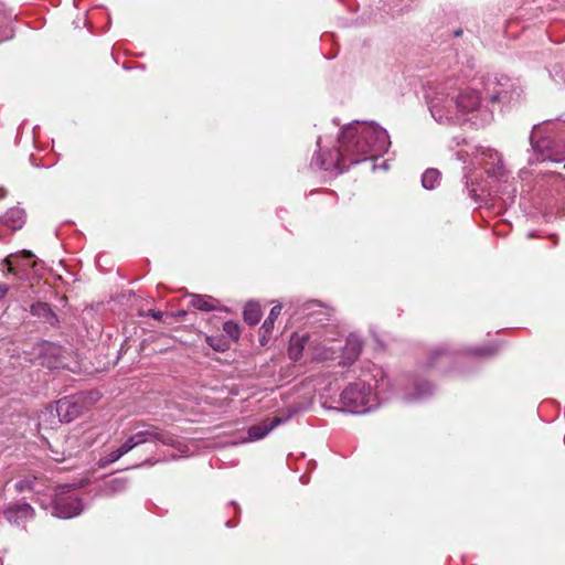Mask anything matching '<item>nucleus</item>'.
Returning a JSON list of instances; mask_svg holds the SVG:
<instances>
[{
    "label": "nucleus",
    "mask_w": 565,
    "mask_h": 565,
    "mask_svg": "<svg viewBox=\"0 0 565 565\" xmlns=\"http://www.w3.org/2000/svg\"><path fill=\"white\" fill-rule=\"evenodd\" d=\"M120 458V455L118 454L117 450H113L111 452L108 454L107 458H106V462L105 463H111V462H115L117 461L118 459Z\"/></svg>",
    "instance_id": "31"
},
{
    "label": "nucleus",
    "mask_w": 565,
    "mask_h": 565,
    "mask_svg": "<svg viewBox=\"0 0 565 565\" xmlns=\"http://www.w3.org/2000/svg\"><path fill=\"white\" fill-rule=\"evenodd\" d=\"M452 361V354L445 348H436L430 351L427 358L428 367H438L449 364Z\"/></svg>",
    "instance_id": "15"
},
{
    "label": "nucleus",
    "mask_w": 565,
    "mask_h": 565,
    "mask_svg": "<svg viewBox=\"0 0 565 565\" xmlns=\"http://www.w3.org/2000/svg\"><path fill=\"white\" fill-rule=\"evenodd\" d=\"M148 316L152 317L156 320H161L163 317V313L161 311H156V310L151 309L148 311Z\"/></svg>",
    "instance_id": "33"
},
{
    "label": "nucleus",
    "mask_w": 565,
    "mask_h": 565,
    "mask_svg": "<svg viewBox=\"0 0 565 565\" xmlns=\"http://www.w3.org/2000/svg\"><path fill=\"white\" fill-rule=\"evenodd\" d=\"M495 348L493 347H481L475 350V353L480 356H492L495 354Z\"/></svg>",
    "instance_id": "28"
},
{
    "label": "nucleus",
    "mask_w": 565,
    "mask_h": 565,
    "mask_svg": "<svg viewBox=\"0 0 565 565\" xmlns=\"http://www.w3.org/2000/svg\"><path fill=\"white\" fill-rule=\"evenodd\" d=\"M244 320L250 326H255L259 322L262 317V310L258 303L247 302L244 307Z\"/></svg>",
    "instance_id": "21"
},
{
    "label": "nucleus",
    "mask_w": 565,
    "mask_h": 565,
    "mask_svg": "<svg viewBox=\"0 0 565 565\" xmlns=\"http://www.w3.org/2000/svg\"><path fill=\"white\" fill-rule=\"evenodd\" d=\"M461 33H462V31H461V30H458V31H456V32H455V35H456V36H459Z\"/></svg>",
    "instance_id": "41"
},
{
    "label": "nucleus",
    "mask_w": 565,
    "mask_h": 565,
    "mask_svg": "<svg viewBox=\"0 0 565 565\" xmlns=\"http://www.w3.org/2000/svg\"><path fill=\"white\" fill-rule=\"evenodd\" d=\"M434 386L425 381L418 380L414 383V393L406 394L408 401L422 399L433 394Z\"/></svg>",
    "instance_id": "19"
},
{
    "label": "nucleus",
    "mask_w": 565,
    "mask_h": 565,
    "mask_svg": "<svg viewBox=\"0 0 565 565\" xmlns=\"http://www.w3.org/2000/svg\"><path fill=\"white\" fill-rule=\"evenodd\" d=\"M362 136L367 140L372 148V156L385 153L391 145L387 131L375 124H369L362 127Z\"/></svg>",
    "instance_id": "5"
},
{
    "label": "nucleus",
    "mask_w": 565,
    "mask_h": 565,
    "mask_svg": "<svg viewBox=\"0 0 565 565\" xmlns=\"http://www.w3.org/2000/svg\"><path fill=\"white\" fill-rule=\"evenodd\" d=\"M535 129H536V126H534L532 134L530 136V141H531L532 147L537 152H540L542 154L543 160L561 161L562 158H557L554 156V150H553L554 141L551 138L544 137V138L537 140L536 142H534Z\"/></svg>",
    "instance_id": "11"
},
{
    "label": "nucleus",
    "mask_w": 565,
    "mask_h": 565,
    "mask_svg": "<svg viewBox=\"0 0 565 565\" xmlns=\"http://www.w3.org/2000/svg\"><path fill=\"white\" fill-rule=\"evenodd\" d=\"M185 316H186V311H185V310H181V311H179V312L177 313V317H178L179 319H183Z\"/></svg>",
    "instance_id": "39"
},
{
    "label": "nucleus",
    "mask_w": 565,
    "mask_h": 565,
    "mask_svg": "<svg viewBox=\"0 0 565 565\" xmlns=\"http://www.w3.org/2000/svg\"><path fill=\"white\" fill-rule=\"evenodd\" d=\"M371 399V386L363 382L348 385L340 395L343 408L352 414H363L371 409L367 406Z\"/></svg>",
    "instance_id": "3"
},
{
    "label": "nucleus",
    "mask_w": 565,
    "mask_h": 565,
    "mask_svg": "<svg viewBox=\"0 0 565 565\" xmlns=\"http://www.w3.org/2000/svg\"><path fill=\"white\" fill-rule=\"evenodd\" d=\"M60 365H61V362L57 360L53 364H51V363L47 364L49 367H58Z\"/></svg>",
    "instance_id": "40"
},
{
    "label": "nucleus",
    "mask_w": 565,
    "mask_h": 565,
    "mask_svg": "<svg viewBox=\"0 0 565 565\" xmlns=\"http://www.w3.org/2000/svg\"><path fill=\"white\" fill-rule=\"evenodd\" d=\"M128 487L127 478H113L98 487L96 495L108 498L124 492Z\"/></svg>",
    "instance_id": "10"
},
{
    "label": "nucleus",
    "mask_w": 565,
    "mask_h": 565,
    "mask_svg": "<svg viewBox=\"0 0 565 565\" xmlns=\"http://www.w3.org/2000/svg\"><path fill=\"white\" fill-rule=\"evenodd\" d=\"M3 515L11 524L20 525L34 516V509L26 502L11 503L3 510Z\"/></svg>",
    "instance_id": "8"
},
{
    "label": "nucleus",
    "mask_w": 565,
    "mask_h": 565,
    "mask_svg": "<svg viewBox=\"0 0 565 565\" xmlns=\"http://www.w3.org/2000/svg\"><path fill=\"white\" fill-rule=\"evenodd\" d=\"M83 411L84 409H81L77 404L67 398L60 399L56 403V413L62 423H70L74 420L83 413Z\"/></svg>",
    "instance_id": "9"
},
{
    "label": "nucleus",
    "mask_w": 565,
    "mask_h": 565,
    "mask_svg": "<svg viewBox=\"0 0 565 565\" xmlns=\"http://www.w3.org/2000/svg\"><path fill=\"white\" fill-rule=\"evenodd\" d=\"M281 312V305H276L271 308L269 316L266 318L264 323L262 324L263 338L269 335L274 329L275 320Z\"/></svg>",
    "instance_id": "23"
},
{
    "label": "nucleus",
    "mask_w": 565,
    "mask_h": 565,
    "mask_svg": "<svg viewBox=\"0 0 565 565\" xmlns=\"http://www.w3.org/2000/svg\"><path fill=\"white\" fill-rule=\"evenodd\" d=\"M61 351V348L51 342H42L39 344V352L41 354H51L53 356H57Z\"/></svg>",
    "instance_id": "27"
},
{
    "label": "nucleus",
    "mask_w": 565,
    "mask_h": 565,
    "mask_svg": "<svg viewBox=\"0 0 565 565\" xmlns=\"http://www.w3.org/2000/svg\"><path fill=\"white\" fill-rule=\"evenodd\" d=\"M504 83L498 81L493 83L495 87L492 90L489 89V100L491 103H508L512 99V93L507 88V86H511L509 84V78H504Z\"/></svg>",
    "instance_id": "14"
},
{
    "label": "nucleus",
    "mask_w": 565,
    "mask_h": 565,
    "mask_svg": "<svg viewBox=\"0 0 565 565\" xmlns=\"http://www.w3.org/2000/svg\"><path fill=\"white\" fill-rule=\"evenodd\" d=\"M11 21V13H9L0 2V42L12 38L13 31L10 28Z\"/></svg>",
    "instance_id": "20"
},
{
    "label": "nucleus",
    "mask_w": 565,
    "mask_h": 565,
    "mask_svg": "<svg viewBox=\"0 0 565 565\" xmlns=\"http://www.w3.org/2000/svg\"><path fill=\"white\" fill-rule=\"evenodd\" d=\"M301 351H302V345L299 347V348L291 347L289 349V355H290L291 359L297 360L299 354L301 353Z\"/></svg>",
    "instance_id": "32"
},
{
    "label": "nucleus",
    "mask_w": 565,
    "mask_h": 565,
    "mask_svg": "<svg viewBox=\"0 0 565 565\" xmlns=\"http://www.w3.org/2000/svg\"><path fill=\"white\" fill-rule=\"evenodd\" d=\"M223 331L228 335L233 341H237L241 335L239 327L234 321H226L223 324Z\"/></svg>",
    "instance_id": "25"
},
{
    "label": "nucleus",
    "mask_w": 565,
    "mask_h": 565,
    "mask_svg": "<svg viewBox=\"0 0 565 565\" xmlns=\"http://www.w3.org/2000/svg\"><path fill=\"white\" fill-rule=\"evenodd\" d=\"M71 486L65 484L61 489L54 500L52 507V514L61 519H70L78 515L82 510V501L74 494H68Z\"/></svg>",
    "instance_id": "4"
},
{
    "label": "nucleus",
    "mask_w": 565,
    "mask_h": 565,
    "mask_svg": "<svg viewBox=\"0 0 565 565\" xmlns=\"http://www.w3.org/2000/svg\"><path fill=\"white\" fill-rule=\"evenodd\" d=\"M362 340L355 335L350 334L347 338L345 345L343 348V358L349 362L353 363L358 360L362 351Z\"/></svg>",
    "instance_id": "13"
},
{
    "label": "nucleus",
    "mask_w": 565,
    "mask_h": 565,
    "mask_svg": "<svg viewBox=\"0 0 565 565\" xmlns=\"http://www.w3.org/2000/svg\"><path fill=\"white\" fill-rule=\"evenodd\" d=\"M340 147L335 162L340 172L347 169V163L356 164L364 160L376 158L372 156V148L362 136V129L358 130L355 125L344 127L339 137Z\"/></svg>",
    "instance_id": "1"
},
{
    "label": "nucleus",
    "mask_w": 565,
    "mask_h": 565,
    "mask_svg": "<svg viewBox=\"0 0 565 565\" xmlns=\"http://www.w3.org/2000/svg\"><path fill=\"white\" fill-rule=\"evenodd\" d=\"M24 217L25 214L22 209L13 207L8 210L7 213L1 217V223L15 231L22 227Z\"/></svg>",
    "instance_id": "17"
},
{
    "label": "nucleus",
    "mask_w": 565,
    "mask_h": 565,
    "mask_svg": "<svg viewBox=\"0 0 565 565\" xmlns=\"http://www.w3.org/2000/svg\"><path fill=\"white\" fill-rule=\"evenodd\" d=\"M282 422V419L280 417H275L270 420V424L269 426H258V425H255V426H252L249 429H248V435L252 439H260L263 438L268 431H270L271 429H274L276 426H278L280 423Z\"/></svg>",
    "instance_id": "22"
},
{
    "label": "nucleus",
    "mask_w": 565,
    "mask_h": 565,
    "mask_svg": "<svg viewBox=\"0 0 565 565\" xmlns=\"http://www.w3.org/2000/svg\"><path fill=\"white\" fill-rule=\"evenodd\" d=\"M8 286L6 284H0V299H2L8 294Z\"/></svg>",
    "instance_id": "34"
},
{
    "label": "nucleus",
    "mask_w": 565,
    "mask_h": 565,
    "mask_svg": "<svg viewBox=\"0 0 565 565\" xmlns=\"http://www.w3.org/2000/svg\"><path fill=\"white\" fill-rule=\"evenodd\" d=\"M452 102L457 105L459 114H467L479 107L480 96L475 89L455 87Z\"/></svg>",
    "instance_id": "6"
},
{
    "label": "nucleus",
    "mask_w": 565,
    "mask_h": 565,
    "mask_svg": "<svg viewBox=\"0 0 565 565\" xmlns=\"http://www.w3.org/2000/svg\"><path fill=\"white\" fill-rule=\"evenodd\" d=\"M118 451V454L120 455V457H122L124 455H126L128 451L127 448H125L124 445H121L119 448L116 449Z\"/></svg>",
    "instance_id": "37"
},
{
    "label": "nucleus",
    "mask_w": 565,
    "mask_h": 565,
    "mask_svg": "<svg viewBox=\"0 0 565 565\" xmlns=\"http://www.w3.org/2000/svg\"><path fill=\"white\" fill-rule=\"evenodd\" d=\"M21 256L25 259H31L34 257V254L31 250H22Z\"/></svg>",
    "instance_id": "35"
},
{
    "label": "nucleus",
    "mask_w": 565,
    "mask_h": 565,
    "mask_svg": "<svg viewBox=\"0 0 565 565\" xmlns=\"http://www.w3.org/2000/svg\"><path fill=\"white\" fill-rule=\"evenodd\" d=\"M30 312L32 316L38 317L43 322L49 323L52 327H56L58 324L57 316L46 302L38 301L32 303L30 307Z\"/></svg>",
    "instance_id": "12"
},
{
    "label": "nucleus",
    "mask_w": 565,
    "mask_h": 565,
    "mask_svg": "<svg viewBox=\"0 0 565 565\" xmlns=\"http://www.w3.org/2000/svg\"><path fill=\"white\" fill-rule=\"evenodd\" d=\"M10 258H11V256L7 257L3 262L6 263V265H8V271L11 273V274H14V270H13L12 263H11Z\"/></svg>",
    "instance_id": "36"
},
{
    "label": "nucleus",
    "mask_w": 565,
    "mask_h": 565,
    "mask_svg": "<svg viewBox=\"0 0 565 565\" xmlns=\"http://www.w3.org/2000/svg\"><path fill=\"white\" fill-rule=\"evenodd\" d=\"M454 86L440 85L433 96H427L431 116L440 124H458L461 121L459 109L454 98Z\"/></svg>",
    "instance_id": "2"
},
{
    "label": "nucleus",
    "mask_w": 565,
    "mask_h": 565,
    "mask_svg": "<svg viewBox=\"0 0 565 565\" xmlns=\"http://www.w3.org/2000/svg\"><path fill=\"white\" fill-rule=\"evenodd\" d=\"M134 435L139 445L149 441L161 443L168 446L174 444V437L171 434L151 425H143V429L136 431Z\"/></svg>",
    "instance_id": "7"
},
{
    "label": "nucleus",
    "mask_w": 565,
    "mask_h": 565,
    "mask_svg": "<svg viewBox=\"0 0 565 565\" xmlns=\"http://www.w3.org/2000/svg\"><path fill=\"white\" fill-rule=\"evenodd\" d=\"M189 297H190L189 305L194 309H198V310L204 311V312H210V311L216 310V305H215L216 300L211 296L190 294Z\"/></svg>",
    "instance_id": "18"
},
{
    "label": "nucleus",
    "mask_w": 565,
    "mask_h": 565,
    "mask_svg": "<svg viewBox=\"0 0 565 565\" xmlns=\"http://www.w3.org/2000/svg\"><path fill=\"white\" fill-rule=\"evenodd\" d=\"M306 310L309 318L313 319V322L323 323L328 321L331 316V309L324 307L317 301H310L306 303Z\"/></svg>",
    "instance_id": "16"
},
{
    "label": "nucleus",
    "mask_w": 565,
    "mask_h": 565,
    "mask_svg": "<svg viewBox=\"0 0 565 565\" xmlns=\"http://www.w3.org/2000/svg\"><path fill=\"white\" fill-rule=\"evenodd\" d=\"M317 164L319 166L320 169H324L327 170L329 167L326 164V162L323 160H320L319 158H317Z\"/></svg>",
    "instance_id": "38"
},
{
    "label": "nucleus",
    "mask_w": 565,
    "mask_h": 565,
    "mask_svg": "<svg viewBox=\"0 0 565 565\" xmlns=\"http://www.w3.org/2000/svg\"><path fill=\"white\" fill-rule=\"evenodd\" d=\"M36 478H24L15 482L14 488L17 492L21 493L24 491H31L34 489Z\"/></svg>",
    "instance_id": "26"
},
{
    "label": "nucleus",
    "mask_w": 565,
    "mask_h": 565,
    "mask_svg": "<svg viewBox=\"0 0 565 565\" xmlns=\"http://www.w3.org/2000/svg\"><path fill=\"white\" fill-rule=\"evenodd\" d=\"M122 445L128 449V451H130L137 447L139 443H137L135 435H131Z\"/></svg>",
    "instance_id": "30"
},
{
    "label": "nucleus",
    "mask_w": 565,
    "mask_h": 565,
    "mask_svg": "<svg viewBox=\"0 0 565 565\" xmlns=\"http://www.w3.org/2000/svg\"><path fill=\"white\" fill-rule=\"evenodd\" d=\"M440 173L437 169H427L422 177V184L425 189L431 190L438 184Z\"/></svg>",
    "instance_id": "24"
},
{
    "label": "nucleus",
    "mask_w": 565,
    "mask_h": 565,
    "mask_svg": "<svg viewBox=\"0 0 565 565\" xmlns=\"http://www.w3.org/2000/svg\"><path fill=\"white\" fill-rule=\"evenodd\" d=\"M206 340H207V343L210 344V347L216 351H223L225 348V343H222L221 340H217L216 342H214L215 339L210 338V337Z\"/></svg>",
    "instance_id": "29"
}]
</instances>
